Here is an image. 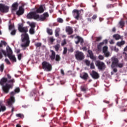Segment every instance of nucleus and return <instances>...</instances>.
Segmentation results:
<instances>
[{
	"mask_svg": "<svg viewBox=\"0 0 127 127\" xmlns=\"http://www.w3.org/2000/svg\"><path fill=\"white\" fill-rule=\"evenodd\" d=\"M15 83L14 79L8 80L7 78L3 77L0 80V85L2 86L3 93L8 94L9 90L13 88V83Z\"/></svg>",
	"mask_w": 127,
	"mask_h": 127,
	"instance_id": "nucleus-1",
	"label": "nucleus"
},
{
	"mask_svg": "<svg viewBox=\"0 0 127 127\" xmlns=\"http://www.w3.org/2000/svg\"><path fill=\"white\" fill-rule=\"evenodd\" d=\"M18 30L20 32L25 33L24 38L22 39V42H23L24 44H22L21 46L22 47H28V46H29V43H30L29 36L28 34L26 33L28 32V28H27V27H23L22 25H20L18 26Z\"/></svg>",
	"mask_w": 127,
	"mask_h": 127,
	"instance_id": "nucleus-2",
	"label": "nucleus"
},
{
	"mask_svg": "<svg viewBox=\"0 0 127 127\" xmlns=\"http://www.w3.org/2000/svg\"><path fill=\"white\" fill-rule=\"evenodd\" d=\"M20 92V89L19 87H16L14 91H12L10 93V97L7 100V104L8 106H11L12 104H14L15 103V99L14 98V96L16 94H18Z\"/></svg>",
	"mask_w": 127,
	"mask_h": 127,
	"instance_id": "nucleus-3",
	"label": "nucleus"
},
{
	"mask_svg": "<svg viewBox=\"0 0 127 127\" xmlns=\"http://www.w3.org/2000/svg\"><path fill=\"white\" fill-rule=\"evenodd\" d=\"M42 67V69L47 72H50L52 70V65L46 61L43 62Z\"/></svg>",
	"mask_w": 127,
	"mask_h": 127,
	"instance_id": "nucleus-4",
	"label": "nucleus"
},
{
	"mask_svg": "<svg viewBox=\"0 0 127 127\" xmlns=\"http://www.w3.org/2000/svg\"><path fill=\"white\" fill-rule=\"evenodd\" d=\"M27 18L28 19H39V15L36 14L35 11L31 12L27 15Z\"/></svg>",
	"mask_w": 127,
	"mask_h": 127,
	"instance_id": "nucleus-5",
	"label": "nucleus"
},
{
	"mask_svg": "<svg viewBox=\"0 0 127 127\" xmlns=\"http://www.w3.org/2000/svg\"><path fill=\"white\" fill-rule=\"evenodd\" d=\"M83 11L84 10L83 9H80L79 10L77 9H73L72 11V13H73V16H74V18L77 19V20H79L81 12H83Z\"/></svg>",
	"mask_w": 127,
	"mask_h": 127,
	"instance_id": "nucleus-6",
	"label": "nucleus"
},
{
	"mask_svg": "<svg viewBox=\"0 0 127 127\" xmlns=\"http://www.w3.org/2000/svg\"><path fill=\"white\" fill-rule=\"evenodd\" d=\"M95 65L98 67L99 70H105V69H106V65L105 64V63L100 61H96Z\"/></svg>",
	"mask_w": 127,
	"mask_h": 127,
	"instance_id": "nucleus-7",
	"label": "nucleus"
},
{
	"mask_svg": "<svg viewBox=\"0 0 127 127\" xmlns=\"http://www.w3.org/2000/svg\"><path fill=\"white\" fill-rule=\"evenodd\" d=\"M111 68H115V67H117V65L119 63V59L116 57H113L111 58Z\"/></svg>",
	"mask_w": 127,
	"mask_h": 127,
	"instance_id": "nucleus-8",
	"label": "nucleus"
},
{
	"mask_svg": "<svg viewBox=\"0 0 127 127\" xmlns=\"http://www.w3.org/2000/svg\"><path fill=\"white\" fill-rule=\"evenodd\" d=\"M9 7L2 3H0V11L1 12H8Z\"/></svg>",
	"mask_w": 127,
	"mask_h": 127,
	"instance_id": "nucleus-9",
	"label": "nucleus"
},
{
	"mask_svg": "<svg viewBox=\"0 0 127 127\" xmlns=\"http://www.w3.org/2000/svg\"><path fill=\"white\" fill-rule=\"evenodd\" d=\"M45 10V5L42 4V5H40L38 8H36V11H35V12H36V14L43 13Z\"/></svg>",
	"mask_w": 127,
	"mask_h": 127,
	"instance_id": "nucleus-10",
	"label": "nucleus"
},
{
	"mask_svg": "<svg viewBox=\"0 0 127 127\" xmlns=\"http://www.w3.org/2000/svg\"><path fill=\"white\" fill-rule=\"evenodd\" d=\"M75 58L77 60H83L84 59V54L81 52L77 51L75 55Z\"/></svg>",
	"mask_w": 127,
	"mask_h": 127,
	"instance_id": "nucleus-11",
	"label": "nucleus"
},
{
	"mask_svg": "<svg viewBox=\"0 0 127 127\" xmlns=\"http://www.w3.org/2000/svg\"><path fill=\"white\" fill-rule=\"evenodd\" d=\"M75 43L78 45V44L80 43V44H83L84 43V39L80 37L79 36H77L75 38Z\"/></svg>",
	"mask_w": 127,
	"mask_h": 127,
	"instance_id": "nucleus-12",
	"label": "nucleus"
},
{
	"mask_svg": "<svg viewBox=\"0 0 127 127\" xmlns=\"http://www.w3.org/2000/svg\"><path fill=\"white\" fill-rule=\"evenodd\" d=\"M105 44H108V40L105 39L103 40L102 42L100 43L97 46L98 51H100L102 49V46H104Z\"/></svg>",
	"mask_w": 127,
	"mask_h": 127,
	"instance_id": "nucleus-13",
	"label": "nucleus"
},
{
	"mask_svg": "<svg viewBox=\"0 0 127 127\" xmlns=\"http://www.w3.org/2000/svg\"><path fill=\"white\" fill-rule=\"evenodd\" d=\"M47 17H49V14H48V12H45L43 13V14L41 15V16H39V19L41 21H44Z\"/></svg>",
	"mask_w": 127,
	"mask_h": 127,
	"instance_id": "nucleus-14",
	"label": "nucleus"
},
{
	"mask_svg": "<svg viewBox=\"0 0 127 127\" xmlns=\"http://www.w3.org/2000/svg\"><path fill=\"white\" fill-rule=\"evenodd\" d=\"M90 75L91 77H92L93 79H95V80H97L100 78V75L95 70H92Z\"/></svg>",
	"mask_w": 127,
	"mask_h": 127,
	"instance_id": "nucleus-15",
	"label": "nucleus"
},
{
	"mask_svg": "<svg viewBox=\"0 0 127 127\" xmlns=\"http://www.w3.org/2000/svg\"><path fill=\"white\" fill-rule=\"evenodd\" d=\"M23 13H24V9L23 8V7H22V6H20L19 7L18 10L16 12V14L19 16L20 15H22Z\"/></svg>",
	"mask_w": 127,
	"mask_h": 127,
	"instance_id": "nucleus-16",
	"label": "nucleus"
},
{
	"mask_svg": "<svg viewBox=\"0 0 127 127\" xmlns=\"http://www.w3.org/2000/svg\"><path fill=\"white\" fill-rule=\"evenodd\" d=\"M50 52H51V54L50 56V58L52 61H54V60H55V57H56V53L52 50L50 51Z\"/></svg>",
	"mask_w": 127,
	"mask_h": 127,
	"instance_id": "nucleus-17",
	"label": "nucleus"
},
{
	"mask_svg": "<svg viewBox=\"0 0 127 127\" xmlns=\"http://www.w3.org/2000/svg\"><path fill=\"white\" fill-rule=\"evenodd\" d=\"M66 32H67L68 35H71L73 34V28L70 26L66 27L65 28Z\"/></svg>",
	"mask_w": 127,
	"mask_h": 127,
	"instance_id": "nucleus-18",
	"label": "nucleus"
},
{
	"mask_svg": "<svg viewBox=\"0 0 127 127\" xmlns=\"http://www.w3.org/2000/svg\"><path fill=\"white\" fill-rule=\"evenodd\" d=\"M6 110V107L3 103H2V101H0V113L1 112H4Z\"/></svg>",
	"mask_w": 127,
	"mask_h": 127,
	"instance_id": "nucleus-19",
	"label": "nucleus"
},
{
	"mask_svg": "<svg viewBox=\"0 0 127 127\" xmlns=\"http://www.w3.org/2000/svg\"><path fill=\"white\" fill-rule=\"evenodd\" d=\"M88 53L89 55L90 59H92V60H95V59H96V58L94 56V54L93 53V51H92V50H89L88 51Z\"/></svg>",
	"mask_w": 127,
	"mask_h": 127,
	"instance_id": "nucleus-20",
	"label": "nucleus"
},
{
	"mask_svg": "<svg viewBox=\"0 0 127 127\" xmlns=\"http://www.w3.org/2000/svg\"><path fill=\"white\" fill-rule=\"evenodd\" d=\"M80 77L81 79H83V80H87V79H88V78L89 77V75L86 72H83V75H80Z\"/></svg>",
	"mask_w": 127,
	"mask_h": 127,
	"instance_id": "nucleus-21",
	"label": "nucleus"
},
{
	"mask_svg": "<svg viewBox=\"0 0 127 127\" xmlns=\"http://www.w3.org/2000/svg\"><path fill=\"white\" fill-rule=\"evenodd\" d=\"M6 50L7 53V55L8 57L10 56V55H12V50H11V48H10L9 46L7 47Z\"/></svg>",
	"mask_w": 127,
	"mask_h": 127,
	"instance_id": "nucleus-22",
	"label": "nucleus"
},
{
	"mask_svg": "<svg viewBox=\"0 0 127 127\" xmlns=\"http://www.w3.org/2000/svg\"><path fill=\"white\" fill-rule=\"evenodd\" d=\"M17 7H18V3L17 2H15L12 5V10H16L17 9Z\"/></svg>",
	"mask_w": 127,
	"mask_h": 127,
	"instance_id": "nucleus-23",
	"label": "nucleus"
},
{
	"mask_svg": "<svg viewBox=\"0 0 127 127\" xmlns=\"http://www.w3.org/2000/svg\"><path fill=\"white\" fill-rule=\"evenodd\" d=\"M8 57L12 62H16V58H15V56L11 55L10 56H8Z\"/></svg>",
	"mask_w": 127,
	"mask_h": 127,
	"instance_id": "nucleus-24",
	"label": "nucleus"
},
{
	"mask_svg": "<svg viewBox=\"0 0 127 127\" xmlns=\"http://www.w3.org/2000/svg\"><path fill=\"white\" fill-rule=\"evenodd\" d=\"M126 44V42L125 41H122L121 42H118L117 43V46H119V47H121V46H123V45H125Z\"/></svg>",
	"mask_w": 127,
	"mask_h": 127,
	"instance_id": "nucleus-25",
	"label": "nucleus"
},
{
	"mask_svg": "<svg viewBox=\"0 0 127 127\" xmlns=\"http://www.w3.org/2000/svg\"><path fill=\"white\" fill-rule=\"evenodd\" d=\"M47 32L48 34H49V35H52V34H53V31H52V29H51L49 28H47Z\"/></svg>",
	"mask_w": 127,
	"mask_h": 127,
	"instance_id": "nucleus-26",
	"label": "nucleus"
},
{
	"mask_svg": "<svg viewBox=\"0 0 127 127\" xmlns=\"http://www.w3.org/2000/svg\"><path fill=\"white\" fill-rule=\"evenodd\" d=\"M113 38H114L116 40H119V39H121V35L117 34L113 35Z\"/></svg>",
	"mask_w": 127,
	"mask_h": 127,
	"instance_id": "nucleus-27",
	"label": "nucleus"
},
{
	"mask_svg": "<svg viewBox=\"0 0 127 127\" xmlns=\"http://www.w3.org/2000/svg\"><path fill=\"white\" fill-rule=\"evenodd\" d=\"M55 61L57 62H59L60 60H61V57H60V56L59 55H57L55 57Z\"/></svg>",
	"mask_w": 127,
	"mask_h": 127,
	"instance_id": "nucleus-28",
	"label": "nucleus"
},
{
	"mask_svg": "<svg viewBox=\"0 0 127 127\" xmlns=\"http://www.w3.org/2000/svg\"><path fill=\"white\" fill-rule=\"evenodd\" d=\"M119 24L121 27V28H123V27H125V21L121 20L119 22Z\"/></svg>",
	"mask_w": 127,
	"mask_h": 127,
	"instance_id": "nucleus-29",
	"label": "nucleus"
},
{
	"mask_svg": "<svg viewBox=\"0 0 127 127\" xmlns=\"http://www.w3.org/2000/svg\"><path fill=\"white\" fill-rule=\"evenodd\" d=\"M54 48L56 50V51H58V50H59V48H60V45H59V44H57L54 46Z\"/></svg>",
	"mask_w": 127,
	"mask_h": 127,
	"instance_id": "nucleus-30",
	"label": "nucleus"
},
{
	"mask_svg": "<svg viewBox=\"0 0 127 127\" xmlns=\"http://www.w3.org/2000/svg\"><path fill=\"white\" fill-rule=\"evenodd\" d=\"M4 69V64H2L1 65H0V72H3V69Z\"/></svg>",
	"mask_w": 127,
	"mask_h": 127,
	"instance_id": "nucleus-31",
	"label": "nucleus"
},
{
	"mask_svg": "<svg viewBox=\"0 0 127 127\" xmlns=\"http://www.w3.org/2000/svg\"><path fill=\"white\" fill-rule=\"evenodd\" d=\"M119 109L121 111V112H126L127 111V109L124 108V107L123 106H121L119 107Z\"/></svg>",
	"mask_w": 127,
	"mask_h": 127,
	"instance_id": "nucleus-32",
	"label": "nucleus"
},
{
	"mask_svg": "<svg viewBox=\"0 0 127 127\" xmlns=\"http://www.w3.org/2000/svg\"><path fill=\"white\" fill-rule=\"evenodd\" d=\"M108 52V47L107 46H104L103 48V53H106Z\"/></svg>",
	"mask_w": 127,
	"mask_h": 127,
	"instance_id": "nucleus-33",
	"label": "nucleus"
},
{
	"mask_svg": "<svg viewBox=\"0 0 127 127\" xmlns=\"http://www.w3.org/2000/svg\"><path fill=\"white\" fill-rule=\"evenodd\" d=\"M57 21L59 23H63V22H64V20H63V19H62L61 18H58L57 19Z\"/></svg>",
	"mask_w": 127,
	"mask_h": 127,
	"instance_id": "nucleus-34",
	"label": "nucleus"
},
{
	"mask_svg": "<svg viewBox=\"0 0 127 127\" xmlns=\"http://www.w3.org/2000/svg\"><path fill=\"white\" fill-rule=\"evenodd\" d=\"M84 62L87 66H90V64H91V62L90 61L86 60Z\"/></svg>",
	"mask_w": 127,
	"mask_h": 127,
	"instance_id": "nucleus-35",
	"label": "nucleus"
},
{
	"mask_svg": "<svg viewBox=\"0 0 127 127\" xmlns=\"http://www.w3.org/2000/svg\"><path fill=\"white\" fill-rule=\"evenodd\" d=\"M81 90L82 92H86L87 91V88L85 86H83L81 87Z\"/></svg>",
	"mask_w": 127,
	"mask_h": 127,
	"instance_id": "nucleus-36",
	"label": "nucleus"
},
{
	"mask_svg": "<svg viewBox=\"0 0 127 127\" xmlns=\"http://www.w3.org/2000/svg\"><path fill=\"white\" fill-rule=\"evenodd\" d=\"M29 33L31 34H34L35 33V31H34V29L30 28L29 30Z\"/></svg>",
	"mask_w": 127,
	"mask_h": 127,
	"instance_id": "nucleus-37",
	"label": "nucleus"
},
{
	"mask_svg": "<svg viewBox=\"0 0 127 127\" xmlns=\"http://www.w3.org/2000/svg\"><path fill=\"white\" fill-rule=\"evenodd\" d=\"M117 67H119V68H123V67H124V64L118 63V64L117 65Z\"/></svg>",
	"mask_w": 127,
	"mask_h": 127,
	"instance_id": "nucleus-38",
	"label": "nucleus"
},
{
	"mask_svg": "<svg viewBox=\"0 0 127 127\" xmlns=\"http://www.w3.org/2000/svg\"><path fill=\"white\" fill-rule=\"evenodd\" d=\"M42 45V44L41 43H36L35 44V46H36V47H41Z\"/></svg>",
	"mask_w": 127,
	"mask_h": 127,
	"instance_id": "nucleus-39",
	"label": "nucleus"
},
{
	"mask_svg": "<svg viewBox=\"0 0 127 127\" xmlns=\"http://www.w3.org/2000/svg\"><path fill=\"white\" fill-rule=\"evenodd\" d=\"M17 57H18V59L19 61H20V60H21V58H22V54H19L17 55Z\"/></svg>",
	"mask_w": 127,
	"mask_h": 127,
	"instance_id": "nucleus-40",
	"label": "nucleus"
},
{
	"mask_svg": "<svg viewBox=\"0 0 127 127\" xmlns=\"http://www.w3.org/2000/svg\"><path fill=\"white\" fill-rule=\"evenodd\" d=\"M12 105H13V104H12V105L11 106L8 105V104L7 103V106H8V107H9V108H12L11 112L13 113V112H14V108L12 106Z\"/></svg>",
	"mask_w": 127,
	"mask_h": 127,
	"instance_id": "nucleus-41",
	"label": "nucleus"
},
{
	"mask_svg": "<svg viewBox=\"0 0 127 127\" xmlns=\"http://www.w3.org/2000/svg\"><path fill=\"white\" fill-rule=\"evenodd\" d=\"M67 51H68V49H67L66 47H64L63 51L64 55H65L67 53Z\"/></svg>",
	"mask_w": 127,
	"mask_h": 127,
	"instance_id": "nucleus-42",
	"label": "nucleus"
},
{
	"mask_svg": "<svg viewBox=\"0 0 127 127\" xmlns=\"http://www.w3.org/2000/svg\"><path fill=\"white\" fill-rule=\"evenodd\" d=\"M104 54L105 57H110V52H106V53H104Z\"/></svg>",
	"mask_w": 127,
	"mask_h": 127,
	"instance_id": "nucleus-43",
	"label": "nucleus"
},
{
	"mask_svg": "<svg viewBox=\"0 0 127 127\" xmlns=\"http://www.w3.org/2000/svg\"><path fill=\"white\" fill-rule=\"evenodd\" d=\"M96 6H97V3H95L94 5H92V7H94V10L95 11H98V8H97Z\"/></svg>",
	"mask_w": 127,
	"mask_h": 127,
	"instance_id": "nucleus-44",
	"label": "nucleus"
},
{
	"mask_svg": "<svg viewBox=\"0 0 127 127\" xmlns=\"http://www.w3.org/2000/svg\"><path fill=\"white\" fill-rule=\"evenodd\" d=\"M0 53H1V54H3V55H4V56H6V52H5V51L3 50H1V52H0Z\"/></svg>",
	"mask_w": 127,
	"mask_h": 127,
	"instance_id": "nucleus-45",
	"label": "nucleus"
},
{
	"mask_svg": "<svg viewBox=\"0 0 127 127\" xmlns=\"http://www.w3.org/2000/svg\"><path fill=\"white\" fill-rule=\"evenodd\" d=\"M16 117H17L18 118H23V115L21 114H16Z\"/></svg>",
	"mask_w": 127,
	"mask_h": 127,
	"instance_id": "nucleus-46",
	"label": "nucleus"
},
{
	"mask_svg": "<svg viewBox=\"0 0 127 127\" xmlns=\"http://www.w3.org/2000/svg\"><path fill=\"white\" fill-rule=\"evenodd\" d=\"M30 26L31 27V28L34 29V28H35V24L32 23L30 25Z\"/></svg>",
	"mask_w": 127,
	"mask_h": 127,
	"instance_id": "nucleus-47",
	"label": "nucleus"
},
{
	"mask_svg": "<svg viewBox=\"0 0 127 127\" xmlns=\"http://www.w3.org/2000/svg\"><path fill=\"white\" fill-rule=\"evenodd\" d=\"M96 41H101L102 40V37H97L96 38Z\"/></svg>",
	"mask_w": 127,
	"mask_h": 127,
	"instance_id": "nucleus-48",
	"label": "nucleus"
},
{
	"mask_svg": "<svg viewBox=\"0 0 127 127\" xmlns=\"http://www.w3.org/2000/svg\"><path fill=\"white\" fill-rule=\"evenodd\" d=\"M90 69H95V65H94L93 63H92L90 64Z\"/></svg>",
	"mask_w": 127,
	"mask_h": 127,
	"instance_id": "nucleus-49",
	"label": "nucleus"
},
{
	"mask_svg": "<svg viewBox=\"0 0 127 127\" xmlns=\"http://www.w3.org/2000/svg\"><path fill=\"white\" fill-rule=\"evenodd\" d=\"M15 33H16V30H13L11 32V35H15Z\"/></svg>",
	"mask_w": 127,
	"mask_h": 127,
	"instance_id": "nucleus-50",
	"label": "nucleus"
},
{
	"mask_svg": "<svg viewBox=\"0 0 127 127\" xmlns=\"http://www.w3.org/2000/svg\"><path fill=\"white\" fill-rule=\"evenodd\" d=\"M114 4H108L107 5V8H111V7H114Z\"/></svg>",
	"mask_w": 127,
	"mask_h": 127,
	"instance_id": "nucleus-51",
	"label": "nucleus"
},
{
	"mask_svg": "<svg viewBox=\"0 0 127 127\" xmlns=\"http://www.w3.org/2000/svg\"><path fill=\"white\" fill-rule=\"evenodd\" d=\"M4 61L5 63H6L7 64L10 65V62H9V60H8V59H5Z\"/></svg>",
	"mask_w": 127,
	"mask_h": 127,
	"instance_id": "nucleus-52",
	"label": "nucleus"
},
{
	"mask_svg": "<svg viewBox=\"0 0 127 127\" xmlns=\"http://www.w3.org/2000/svg\"><path fill=\"white\" fill-rule=\"evenodd\" d=\"M67 43L66 42V40H64L63 42L62 43V46H64V45H66Z\"/></svg>",
	"mask_w": 127,
	"mask_h": 127,
	"instance_id": "nucleus-53",
	"label": "nucleus"
},
{
	"mask_svg": "<svg viewBox=\"0 0 127 127\" xmlns=\"http://www.w3.org/2000/svg\"><path fill=\"white\" fill-rule=\"evenodd\" d=\"M99 59H100V60H104V56H102V55H100L98 57Z\"/></svg>",
	"mask_w": 127,
	"mask_h": 127,
	"instance_id": "nucleus-54",
	"label": "nucleus"
},
{
	"mask_svg": "<svg viewBox=\"0 0 127 127\" xmlns=\"http://www.w3.org/2000/svg\"><path fill=\"white\" fill-rule=\"evenodd\" d=\"M55 32H58V33H59L60 32V28H57L56 30H55Z\"/></svg>",
	"mask_w": 127,
	"mask_h": 127,
	"instance_id": "nucleus-55",
	"label": "nucleus"
},
{
	"mask_svg": "<svg viewBox=\"0 0 127 127\" xmlns=\"http://www.w3.org/2000/svg\"><path fill=\"white\" fill-rule=\"evenodd\" d=\"M13 25H10L9 26V30H11V29H13Z\"/></svg>",
	"mask_w": 127,
	"mask_h": 127,
	"instance_id": "nucleus-56",
	"label": "nucleus"
},
{
	"mask_svg": "<svg viewBox=\"0 0 127 127\" xmlns=\"http://www.w3.org/2000/svg\"><path fill=\"white\" fill-rule=\"evenodd\" d=\"M55 40L52 37L50 38V41H51V42H54Z\"/></svg>",
	"mask_w": 127,
	"mask_h": 127,
	"instance_id": "nucleus-57",
	"label": "nucleus"
},
{
	"mask_svg": "<svg viewBox=\"0 0 127 127\" xmlns=\"http://www.w3.org/2000/svg\"><path fill=\"white\" fill-rule=\"evenodd\" d=\"M61 73L62 75H65V73H64V70L62 69L61 70Z\"/></svg>",
	"mask_w": 127,
	"mask_h": 127,
	"instance_id": "nucleus-58",
	"label": "nucleus"
},
{
	"mask_svg": "<svg viewBox=\"0 0 127 127\" xmlns=\"http://www.w3.org/2000/svg\"><path fill=\"white\" fill-rule=\"evenodd\" d=\"M113 71L115 73H117V72H118V69H117V68H113Z\"/></svg>",
	"mask_w": 127,
	"mask_h": 127,
	"instance_id": "nucleus-59",
	"label": "nucleus"
},
{
	"mask_svg": "<svg viewBox=\"0 0 127 127\" xmlns=\"http://www.w3.org/2000/svg\"><path fill=\"white\" fill-rule=\"evenodd\" d=\"M92 19H96L97 18V15H93V16L92 17Z\"/></svg>",
	"mask_w": 127,
	"mask_h": 127,
	"instance_id": "nucleus-60",
	"label": "nucleus"
},
{
	"mask_svg": "<svg viewBox=\"0 0 127 127\" xmlns=\"http://www.w3.org/2000/svg\"><path fill=\"white\" fill-rule=\"evenodd\" d=\"M1 44H2L3 45H6V43L5 42V41H1Z\"/></svg>",
	"mask_w": 127,
	"mask_h": 127,
	"instance_id": "nucleus-61",
	"label": "nucleus"
},
{
	"mask_svg": "<svg viewBox=\"0 0 127 127\" xmlns=\"http://www.w3.org/2000/svg\"><path fill=\"white\" fill-rule=\"evenodd\" d=\"M123 54H125V55H126L125 60H126V61H127V53L124 52Z\"/></svg>",
	"mask_w": 127,
	"mask_h": 127,
	"instance_id": "nucleus-62",
	"label": "nucleus"
},
{
	"mask_svg": "<svg viewBox=\"0 0 127 127\" xmlns=\"http://www.w3.org/2000/svg\"><path fill=\"white\" fill-rule=\"evenodd\" d=\"M110 44H115V42L114 41V40H111L110 42Z\"/></svg>",
	"mask_w": 127,
	"mask_h": 127,
	"instance_id": "nucleus-63",
	"label": "nucleus"
},
{
	"mask_svg": "<svg viewBox=\"0 0 127 127\" xmlns=\"http://www.w3.org/2000/svg\"><path fill=\"white\" fill-rule=\"evenodd\" d=\"M55 36L56 37H58V36H59V33H58L57 32H55Z\"/></svg>",
	"mask_w": 127,
	"mask_h": 127,
	"instance_id": "nucleus-64",
	"label": "nucleus"
}]
</instances>
